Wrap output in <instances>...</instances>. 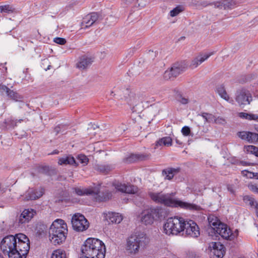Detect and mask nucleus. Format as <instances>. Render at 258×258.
Instances as JSON below:
<instances>
[{
    "instance_id": "f257e3e1",
    "label": "nucleus",
    "mask_w": 258,
    "mask_h": 258,
    "mask_svg": "<svg viewBox=\"0 0 258 258\" xmlns=\"http://www.w3.org/2000/svg\"><path fill=\"white\" fill-rule=\"evenodd\" d=\"M0 248L9 258H26L30 249L29 240L23 233L8 235L1 241Z\"/></svg>"
},
{
    "instance_id": "f03ea898",
    "label": "nucleus",
    "mask_w": 258,
    "mask_h": 258,
    "mask_svg": "<svg viewBox=\"0 0 258 258\" xmlns=\"http://www.w3.org/2000/svg\"><path fill=\"white\" fill-rule=\"evenodd\" d=\"M149 196L152 201L168 207H180L191 211H200V206L189 203L182 202L172 198L173 194H165L163 192H150Z\"/></svg>"
},
{
    "instance_id": "7ed1b4c3",
    "label": "nucleus",
    "mask_w": 258,
    "mask_h": 258,
    "mask_svg": "<svg viewBox=\"0 0 258 258\" xmlns=\"http://www.w3.org/2000/svg\"><path fill=\"white\" fill-rule=\"evenodd\" d=\"M68 227L64 220H55L49 229V237L54 245H59L65 241L68 234Z\"/></svg>"
},
{
    "instance_id": "20e7f679",
    "label": "nucleus",
    "mask_w": 258,
    "mask_h": 258,
    "mask_svg": "<svg viewBox=\"0 0 258 258\" xmlns=\"http://www.w3.org/2000/svg\"><path fill=\"white\" fill-rule=\"evenodd\" d=\"M81 251L82 254L80 257H97L102 253L104 258L106 248L102 241L96 238H89L82 245Z\"/></svg>"
},
{
    "instance_id": "39448f33",
    "label": "nucleus",
    "mask_w": 258,
    "mask_h": 258,
    "mask_svg": "<svg viewBox=\"0 0 258 258\" xmlns=\"http://www.w3.org/2000/svg\"><path fill=\"white\" fill-rule=\"evenodd\" d=\"M149 238L144 232H136L126 239L125 250L131 255H136L141 248H144L149 243Z\"/></svg>"
},
{
    "instance_id": "423d86ee",
    "label": "nucleus",
    "mask_w": 258,
    "mask_h": 258,
    "mask_svg": "<svg viewBox=\"0 0 258 258\" xmlns=\"http://www.w3.org/2000/svg\"><path fill=\"white\" fill-rule=\"evenodd\" d=\"M185 221L178 216L168 218L163 226L164 232L168 235H183Z\"/></svg>"
},
{
    "instance_id": "0eeeda50",
    "label": "nucleus",
    "mask_w": 258,
    "mask_h": 258,
    "mask_svg": "<svg viewBox=\"0 0 258 258\" xmlns=\"http://www.w3.org/2000/svg\"><path fill=\"white\" fill-rule=\"evenodd\" d=\"M76 194L78 196H92L94 197L96 201H106L110 199L112 197V192L108 190L102 193L101 195H99V189L97 187H91L89 188H81L76 187L74 189Z\"/></svg>"
},
{
    "instance_id": "6e6552de",
    "label": "nucleus",
    "mask_w": 258,
    "mask_h": 258,
    "mask_svg": "<svg viewBox=\"0 0 258 258\" xmlns=\"http://www.w3.org/2000/svg\"><path fill=\"white\" fill-rule=\"evenodd\" d=\"M160 208H150L144 210L139 216L140 222L145 225H151L154 221L162 216Z\"/></svg>"
},
{
    "instance_id": "1a4fd4ad",
    "label": "nucleus",
    "mask_w": 258,
    "mask_h": 258,
    "mask_svg": "<svg viewBox=\"0 0 258 258\" xmlns=\"http://www.w3.org/2000/svg\"><path fill=\"white\" fill-rule=\"evenodd\" d=\"M72 224L74 230L83 232L86 230L89 226V223L85 217L82 214L77 213L72 218Z\"/></svg>"
},
{
    "instance_id": "9d476101",
    "label": "nucleus",
    "mask_w": 258,
    "mask_h": 258,
    "mask_svg": "<svg viewBox=\"0 0 258 258\" xmlns=\"http://www.w3.org/2000/svg\"><path fill=\"white\" fill-rule=\"evenodd\" d=\"M235 100L239 106L248 105L252 100L250 92L245 88L237 90L235 93Z\"/></svg>"
},
{
    "instance_id": "9b49d317",
    "label": "nucleus",
    "mask_w": 258,
    "mask_h": 258,
    "mask_svg": "<svg viewBox=\"0 0 258 258\" xmlns=\"http://www.w3.org/2000/svg\"><path fill=\"white\" fill-rule=\"evenodd\" d=\"M215 231L223 238L230 240L233 239L238 235L237 230L234 233H232L230 228L224 223L219 224V226L216 227Z\"/></svg>"
},
{
    "instance_id": "f8f14e48",
    "label": "nucleus",
    "mask_w": 258,
    "mask_h": 258,
    "mask_svg": "<svg viewBox=\"0 0 258 258\" xmlns=\"http://www.w3.org/2000/svg\"><path fill=\"white\" fill-rule=\"evenodd\" d=\"M184 233L193 238L198 237L200 234V229L198 225L193 221H185L184 226Z\"/></svg>"
},
{
    "instance_id": "ddd939ff",
    "label": "nucleus",
    "mask_w": 258,
    "mask_h": 258,
    "mask_svg": "<svg viewBox=\"0 0 258 258\" xmlns=\"http://www.w3.org/2000/svg\"><path fill=\"white\" fill-rule=\"evenodd\" d=\"M186 69V68L181 63L174 64L169 70L165 71L164 77L166 80L175 78L184 72Z\"/></svg>"
},
{
    "instance_id": "4468645a",
    "label": "nucleus",
    "mask_w": 258,
    "mask_h": 258,
    "mask_svg": "<svg viewBox=\"0 0 258 258\" xmlns=\"http://www.w3.org/2000/svg\"><path fill=\"white\" fill-rule=\"evenodd\" d=\"M36 214V211L32 209H24L18 217L19 225H24L29 223Z\"/></svg>"
},
{
    "instance_id": "2eb2a0df",
    "label": "nucleus",
    "mask_w": 258,
    "mask_h": 258,
    "mask_svg": "<svg viewBox=\"0 0 258 258\" xmlns=\"http://www.w3.org/2000/svg\"><path fill=\"white\" fill-rule=\"evenodd\" d=\"M113 186L116 190L127 194H134L138 191V188L137 186L131 184L117 183H114Z\"/></svg>"
},
{
    "instance_id": "dca6fc26",
    "label": "nucleus",
    "mask_w": 258,
    "mask_h": 258,
    "mask_svg": "<svg viewBox=\"0 0 258 258\" xmlns=\"http://www.w3.org/2000/svg\"><path fill=\"white\" fill-rule=\"evenodd\" d=\"M43 194V190L40 189L39 190L34 189H29L25 194L22 196L24 198L23 200L25 201L29 200H34L40 198Z\"/></svg>"
},
{
    "instance_id": "f3484780",
    "label": "nucleus",
    "mask_w": 258,
    "mask_h": 258,
    "mask_svg": "<svg viewBox=\"0 0 258 258\" xmlns=\"http://www.w3.org/2000/svg\"><path fill=\"white\" fill-rule=\"evenodd\" d=\"M98 20V15L97 13H92L86 16L83 19L81 23L82 28H87L93 25Z\"/></svg>"
},
{
    "instance_id": "a211bd4d",
    "label": "nucleus",
    "mask_w": 258,
    "mask_h": 258,
    "mask_svg": "<svg viewBox=\"0 0 258 258\" xmlns=\"http://www.w3.org/2000/svg\"><path fill=\"white\" fill-rule=\"evenodd\" d=\"M238 137L249 143H255L258 142V134L250 132H240L238 133Z\"/></svg>"
},
{
    "instance_id": "6ab92c4d",
    "label": "nucleus",
    "mask_w": 258,
    "mask_h": 258,
    "mask_svg": "<svg viewBox=\"0 0 258 258\" xmlns=\"http://www.w3.org/2000/svg\"><path fill=\"white\" fill-rule=\"evenodd\" d=\"M210 247L214 255L217 258H222L225 253L224 245L220 242H212Z\"/></svg>"
},
{
    "instance_id": "aec40b11",
    "label": "nucleus",
    "mask_w": 258,
    "mask_h": 258,
    "mask_svg": "<svg viewBox=\"0 0 258 258\" xmlns=\"http://www.w3.org/2000/svg\"><path fill=\"white\" fill-rule=\"evenodd\" d=\"M122 92L124 95V99L128 104L134 105L137 103L139 99L138 96L132 92L130 89L127 88L123 90Z\"/></svg>"
},
{
    "instance_id": "412c9836",
    "label": "nucleus",
    "mask_w": 258,
    "mask_h": 258,
    "mask_svg": "<svg viewBox=\"0 0 258 258\" xmlns=\"http://www.w3.org/2000/svg\"><path fill=\"white\" fill-rule=\"evenodd\" d=\"M105 218L109 224H119L122 221L123 217L119 213L108 212L106 214Z\"/></svg>"
},
{
    "instance_id": "4be33fe9",
    "label": "nucleus",
    "mask_w": 258,
    "mask_h": 258,
    "mask_svg": "<svg viewBox=\"0 0 258 258\" xmlns=\"http://www.w3.org/2000/svg\"><path fill=\"white\" fill-rule=\"evenodd\" d=\"M211 55L212 53L200 54L192 60L190 64V67L191 69H195L197 68L202 62L207 59Z\"/></svg>"
},
{
    "instance_id": "5701e85b",
    "label": "nucleus",
    "mask_w": 258,
    "mask_h": 258,
    "mask_svg": "<svg viewBox=\"0 0 258 258\" xmlns=\"http://www.w3.org/2000/svg\"><path fill=\"white\" fill-rule=\"evenodd\" d=\"M92 62L93 60L91 58L84 56L80 58L77 67L80 70H84L89 67Z\"/></svg>"
},
{
    "instance_id": "b1692460",
    "label": "nucleus",
    "mask_w": 258,
    "mask_h": 258,
    "mask_svg": "<svg viewBox=\"0 0 258 258\" xmlns=\"http://www.w3.org/2000/svg\"><path fill=\"white\" fill-rule=\"evenodd\" d=\"M178 168H168L162 170V174L165 179L171 180L179 172Z\"/></svg>"
},
{
    "instance_id": "393cba45",
    "label": "nucleus",
    "mask_w": 258,
    "mask_h": 258,
    "mask_svg": "<svg viewBox=\"0 0 258 258\" xmlns=\"http://www.w3.org/2000/svg\"><path fill=\"white\" fill-rule=\"evenodd\" d=\"M172 144V140L169 137H163L156 142L155 149L161 147L163 146L169 147Z\"/></svg>"
},
{
    "instance_id": "a878e982",
    "label": "nucleus",
    "mask_w": 258,
    "mask_h": 258,
    "mask_svg": "<svg viewBox=\"0 0 258 258\" xmlns=\"http://www.w3.org/2000/svg\"><path fill=\"white\" fill-rule=\"evenodd\" d=\"M59 165H71L77 166L78 163L75 161L74 158L71 156H67L60 158L58 162Z\"/></svg>"
},
{
    "instance_id": "bb28decb",
    "label": "nucleus",
    "mask_w": 258,
    "mask_h": 258,
    "mask_svg": "<svg viewBox=\"0 0 258 258\" xmlns=\"http://www.w3.org/2000/svg\"><path fill=\"white\" fill-rule=\"evenodd\" d=\"M216 91L220 97L226 101L229 99V95L227 94L225 87L223 85H220L217 86Z\"/></svg>"
},
{
    "instance_id": "cd10ccee",
    "label": "nucleus",
    "mask_w": 258,
    "mask_h": 258,
    "mask_svg": "<svg viewBox=\"0 0 258 258\" xmlns=\"http://www.w3.org/2000/svg\"><path fill=\"white\" fill-rule=\"evenodd\" d=\"M208 221L209 225L214 231L216 230V227L219 226V224L222 223L214 216H210L208 217Z\"/></svg>"
},
{
    "instance_id": "c85d7f7f",
    "label": "nucleus",
    "mask_w": 258,
    "mask_h": 258,
    "mask_svg": "<svg viewBox=\"0 0 258 258\" xmlns=\"http://www.w3.org/2000/svg\"><path fill=\"white\" fill-rule=\"evenodd\" d=\"M236 5V3L234 0H224L222 3V6L224 9H233Z\"/></svg>"
},
{
    "instance_id": "c756f323",
    "label": "nucleus",
    "mask_w": 258,
    "mask_h": 258,
    "mask_svg": "<svg viewBox=\"0 0 258 258\" xmlns=\"http://www.w3.org/2000/svg\"><path fill=\"white\" fill-rule=\"evenodd\" d=\"M51 258H67L66 253L62 249H56L53 252Z\"/></svg>"
},
{
    "instance_id": "7c9ffc66",
    "label": "nucleus",
    "mask_w": 258,
    "mask_h": 258,
    "mask_svg": "<svg viewBox=\"0 0 258 258\" xmlns=\"http://www.w3.org/2000/svg\"><path fill=\"white\" fill-rule=\"evenodd\" d=\"M203 118L207 122L212 123L214 122L216 116L206 112L202 113L201 115Z\"/></svg>"
},
{
    "instance_id": "2f4dec72",
    "label": "nucleus",
    "mask_w": 258,
    "mask_h": 258,
    "mask_svg": "<svg viewBox=\"0 0 258 258\" xmlns=\"http://www.w3.org/2000/svg\"><path fill=\"white\" fill-rule=\"evenodd\" d=\"M7 96L16 101H21V100L22 99V96L21 95H20L17 92L11 90H10Z\"/></svg>"
},
{
    "instance_id": "473e14b6",
    "label": "nucleus",
    "mask_w": 258,
    "mask_h": 258,
    "mask_svg": "<svg viewBox=\"0 0 258 258\" xmlns=\"http://www.w3.org/2000/svg\"><path fill=\"white\" fill-rule=\"evenodd\" d=\"M244 200H247L249 202V204L251 206L254 207L256 216L258 217V203L256 202L253 198L248 196L245 197Z\"/></svg>"
},
{
    "instance_id": "72a5a7b5",
    "label": "nucleus",
    "mask_w": 258,
    "mask_h": 258,
    "mask_svg": "<svg viewBox=\"0 0 258 258\" xmlns=\"http://www.w3.org/2000/svg\"><path fill=\"white\" fill-rule=\"evenodd\" d=\"M244 151L258 157V148L252 145L244 146Z\"/></svg>"
},
{
    "instance_id": "f704fd0d",
    "label": "nucleus",
    "mask_w": 258,
    "mask_h": 258,
    "mask_svg": "<svg viewBox=\"0 0 258 258\" xmlns=\"http://www.w3.org/2000/svg\"><path fill=\"white\" fill-rule=\"evenodd\" d=\"M113 166L109 165H102L98 166V169L100 172L104 173H107L109 171L112 170Z\"/></svg>"
},
{
    "instance_id": "c9c22d12",
    "label": "nucleus",
    "mask_w": 258,
    "mask_h": 258,
    "mask_svg": "<svg viewBox=\"0 0 258 258\" xmlns=\"http://www.w3.org/2000/svg\"><path fill=\"white\" fill-rule=\"evenodd\" d=\"M183 11L181 6H177L170 12V15L171 17H175Z\"/></svg>"
},
{
    "instance_id": "e433bc0d",
    "label": "nucleus",
    "mask_w": 258,
    "mask_h": 258,
    "mask_svg": "<svg viewBox=\"0 0 258 258\" xmlns=\"http://www.w3.org/2000/svg\"><path fill=\"white\" fill-rule=\"evenodd\" d=\"M13 8L10 5H4L0 6V12L1 13H10L13 12Z\"/></svg>"
},
{
    "instance_id": "4c0bfd02",
    "label": "nucleus",
    "mask_w": 258,
    "mask_h": 258,
    "mask_svg": "<svg viewBox=\"0 0 258 258\" xmlns=\"http://www.w3.org/2000/svg\"><path fill=\"white\" fill-rule=\"evenodd\" d=\"M77 159L80 163L82 164L84 166L88 164L89 160L86 156L85 155H79L77 157Z\"/></svg>"
},
{
    "instance_id": "58836bf2",
    "label": "nucleus",
    "mask_w": 258,
    "mask_h": 258,
    "mask_svg": "<svg viewBox=\"0 0 258 258\" xmlns=\"http://www.w3.org/2000/svg\"><path fill=\"white\" fill-rule=\"evenodd\" d=\"M214 123L218 124L224 125L226 123V120L223 117L220 116H216Z\"/></svg>"
},
{
    "instance_id": "ea45409f",
    "label": "nucleus",
    "mask_w": 258,
    "mask_h": 258,
    "mask_svg": "<svg viewBox=\"0 0 258 258\" xmlns=\"http://www.w3.org/2000/svg\"><path fill=\"white\" fill-rule=\"evenodd\" d=\"M190 129L189 127L187 126H184L181 129V133L182 135L184 136H189L190 134Z\"/></svg>"
},
{
    "instance_id": "a19ab883",
    "label": "nucleus",
    "mask_w": 258,
    "mask_h": 258,
    "mask_svg": "<svg viewBox=\"0 0 258 258\" xmlns=\"http://www.w3.org/2000/svg\"><path fill=\"white\" fill-rule=\"evenodd\" d=\"M53 41L58 44L64 45L66 43V40L64 38L60 37H56L53 39Z\"/></svg>"
},
{
    "instance_id": "79ce46f5",
    "label": "nucleus",
    "mask_w": 258,
    "mask_h": 258,
    "mask_svg": "<svg viewBox=\"0 0 258 258\" xmlns=\"http://www.w3.org/2000/svg\"><path fill=\"white\" fill-rule=\"evenodd\" d=\"M254 173V172H250L247 170H243L242 171V174L244 176H245L247 178H253Z\"/></svg>"
},
{
    "instance_id": "37998d69",
    "label": "nucleus",
    "mask_w": 258,
    "mask_h": 258,
    "mask_svg": "<svg viewBox=\"0 0 258 258\" xmlns=\"http://www.w3.org/2000/svg\"><path fill=\"white\" fill-rule=\"evenodd\" d=\"M10 90V89L6 85H0V92L2 93H5L7 95H8Z\"/></svg>"
},
{
    "instance_id": "c03bdc74",
    "label": "nucleus",
    "mask_w": 258,
    "mask_h": 258,
    "mask_svg": "<svg viewBox=\"0 0 258 258\" xmlns=\"http://www.w3.org/2000/svg\"><path fill=\"white\" fill-rule=\"evenodd\" d=\"M248 187L252 191L257 193L258 191V185L255 184H249Z\"/></svg>"
},
{
    "instance_id": "a18cd8bd",
    "label": "nucleus",
    "mask_w": 258,
    "mask_h": 258,
    "mask_svg": "<svg viewBox=\"0 0 258 258\" xmlns=\"http://www.w3.org/2000/svg\"><path fill=\"white\" fill-rule=\"evenodd\" d=\"M249 113L245 112H240L238 113V116L241 118L246 119L248 120Z\"/></svg>"
},
{
    "instance_id": "49530a36",
    "label": "nucleus",
    "mask_w": 258,
    "mask_h": 258,
    "mask_svg": "<svg viewBox=\"0 0 258 258\" xmlns=\"http://www.w3.org/2000/svg\"><path fill=\"white\" fill-rule=\"evenodd\" d=\"M178 101L182 104H186L188 103V99L182 96L180 97Z\"/></svg>"
},
{
    "instance_id": "de8ad7c7",
    "label": "nucleus",
    "mask_w": 258,
    "mask_h": 258,
    "mask_svg": "<svg viewBox=\"0 0 258 258\" xmlns=\"http://www.w3.org/2000/svg\"><path fill=\"white\" fill-rule=\"evenodd\" d=\"M249 116H248L249 120H256L258 121V115L254 114H249Z\"/></svg>"
},
{
    "instance_id": "09e8293b",
    "label": "nucleus",
    "mask_w": 258,
    "mask_h": 258,
    "mask_svg": "<svg viewBox=\"0 0 258 258\" xmlns=\"http://www.w3.org/2000/svg\"><path fill=\"white\" fill-rule=\"evenodd\" d=\"M48 170V167L47 166H42L39 168V171L42 173H45Z\"/></svg>"
},
{
    "instance_id": "8fccbe9b",
    "label": "nucleus",
    "mask_w": 258,
    "mask_h": 258,
    "mask_svg": "<svg viewBox=\"0 0 258 258\" xmlns=\"http://www.w3.org/2000/svg\"><path fill=\"white\" fill-rule=\"evenodd\" d=\"M80 258H104L103 257V255L101 254H100V255H99V257H94L93 256L92 257H80Z\"/></svg>"
},
{
    "instance_id": "3c124183",
    "label": "nucleus",
    "mask_w": 258,
    "mask_h": 258,
    "mask_svg": "<svg viewBox=\"0 0 258 258\" xmlns=\"http://www.w3.org/2000/svg\"><path fill=\"white\" fill-rule=\"evenodd\" d=\"M4 191H5V189L2 186V184L0 183V191L4 192Z\"/></svg>"
},
{
    "instance_id": "603ef678",
    "label": "nucleus",
    "mask_w": 258,
    "mask_h": 258,
    "mask_svg": "<svg viewBox=\"0 0 258 258\" xmlns=\"http://www.w3.org/2000/svg\"><path fill=\"white\" fill-rule=\"evenodd\" d=\"M253 178L258 179V173H254Z\"/></svg>"
},
{
    "instance_id": "864d4df0",
    "label": "nucleus",
    "mask_w": 258,
    "mask_h": 258,
    "mask_svg": "<svg viewBox=\"0 0 258 258\" xmlns=\"http://www.w3.org/2000/svg\"><path fill=\"white\" fill-rule=\"evenodd\" d=\"M58 127L55 128V130H56V132H57V133L58 132Z\"/></svg>"
},
{
    "instance_id": "5fc2aeb1",
    "label": "nucleus",
    "mask_w": 258,
    "mask_h": 258,
    "mask_svg": "<svg viewBox=\"0 0 258 258\" xmlns=\"http://www.w3.org/2000/svg\"><path fill=\"white\" fill-rule=\"evenodd\" d=\"M255 130L258 132V126L255 128Z\"/></svg>"
},
{
    "instance_id": "6e6d98bb",
    "label": "nucleus",
    "mask_w": 258,
    "mask_h": 258,
    "mask_svg": "<svg viewBox=\"0 0 258 258\" xmlns=\"http://www.w3.org/2000/svg\"><path fill=\"white\" fill-rule=\"evenodd\" d=\"M0 258H4L2 254L0 253Z\"/></svg>"
},
{
    "instance_id": "4d7b16f0",
    "label": "nucleus",
    "mask_w": 258,
    "mask_h": 258,
    "mask_svg": "<svg viewBox=\"0 0 258 258\" xmlns=\"http://www.w3.org/2000/svg\"><path fill=\"white\" fill-rule=\"evenodd\" d=\"M241 164H242V165H244V163L243 162H241Z\"/></svg>"
},
{
    "instance_id": "13d9d810",
    "label": "nucleus",
    "mask_w": 258,
    "mask_h": 258,
    "mask_svg": "<svg viewBox=\"0 0 258 258\" xmlns=\"http://www.w3.org/2000/svg\"><path fill=\"white\" fill-rule=\"evenodd\" d=\"M27 71H28V69H26L25 72H27ZM24 72H25V71H24Z\"/></svg>"
},
{
    "instance_id": "bf43d9fd",
    "label": "nucleus",
    "mask_w": 258,
    "mask_h": 258,
    "mask_svg": "<svg viewBox=\"0 0 258 258\" xmlns=\"http://www.w3.org/2000/svg\"><path fill=\"white\" fill-rule=\"evenodd\" d=\"M3 206H0V208H3Z\"/></svg>"
}]
</instances>
